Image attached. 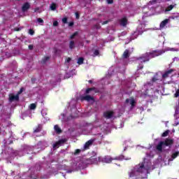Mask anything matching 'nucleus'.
<instances>
[{"mask_svg":"<svg viewBox=\"0 0 179 179\" xmlns=\"http://www.w3.org/2000/svg\"><path fill=\"white\" fill-rule=\"evenodd\" d=\"M76 19H79V13H76Z\"/></svg>","mask_w":179,"mask_h":179,"instance_id":"obj_51","label":"nucleus"},{"mask_svg":"<svg viewBox=\"0 0 179 179\" xmlns=\"http://www.w3.org/2000/svg\"><path fill=\"white\" fill-rule=\"evenodd\" d=\"M178 96H179V90H178L176 92V93H175V94H174V97H178Z\"/></svg>","mask_w":179,"mask_h":179,"instance_id":"obj_41","label":"nucleus"},{"mask_svg":"<svg viewBox=\"0 0 179 179\" xmlns=\"http://www.w3.org/2000/svg\"><path fill=\"white\" fill-rule=\"evenodd\" d=\"M77 35H78V31L74 32L72 35H71L70 40H73Z\"/></svg>","mask_w":179,"mask_h":179,"instance_id":"obj_32","label":"nucleus"},{"mask_svg":"<svg viewBox=\"0 0 179 179\" xmlns=\"http://www.w3.org/2000/svg\"><path fill=\"white\" fill-rule=\"evenodd\" d=\"M172 72H174V69H171L165 71L164 73L162 74L163 79H166V78H169V75H171Z\"/></svg>","mask_w":179,"mask_h":179,"instance_id":"obj_14","label":"nucleus"},{"mask_svg":"<svg viewBox=\"0 0 179 179\" xmlns=\"http://www.w3.org/2000/svg\"><path fill=\"white\" fill-rule=\"evenodd\" d=\"M157 0H152L150 1V3L151 5H155V3H157Z\"/></svg>","mask_w":179,"mask_h":179,"instance_id":"obj_36","label":"nucleus"},{"mask_svg":"<svg viewBox=\"0 0 179 179\" xmlns=\"http://www.w3.org/2000/svg\"><path fill=\"white\" fill-rule=\"evenodd\" d=\"M125 103L127 104H128V103H130L131 106V108H134L136 106V101H135V99L134 98H131V99H127Z\"/></svg>","mask_w":179,"mask_h":179,"instance_id":"obj_9","label":"nucleus"},{"mask_svg":"<svg viewBox=\"0 0 179 179\" xmlns=\"http://www.w3.org/2000/svg\"><path fill=\"white\" fill-rule=\"evenodd\" d=\"M29 108L30 110H36V108H37V105L36 103H31Z\"/></svg>","mask_w":179,"mask_h":179,"instance_id":"obj_29","label":"nucleus"},{"mask_svg":"<svg viewBox=\"0 0 179 179\" xmlns=\"http://www.w3.org/2000/svg\"><path fill=\"white\" fill-rule=\"evenodd\" d=\"M150 61V56L149 52L141 55L139 57L137 58L136 62L138 64V70L143 69V62H149Z\"/></svg>","mask_w":179,"mask_h":179,"instance_id":"obj_2","label":"nucleus"},{"mask_svg":"<svg viewBox=\"0 0 179 179\" xmlns=\"http://www.w3.org/2000/svg\"><path fill=\"white\" fill-rule=\"evenodd\" d=\"M29 34H31V36H33L34 34V30L30 29L29 30Z\"/></svg>","mask_w":179,"mask_h":179,"instance_id":"obj_37","label":"nucleus"},{"mask_svg":"<svg viewBox=\"0 0 179 179\" xmlns=\"http://www.w3.org/2000/svg\"><path fill=\"white\" fill-rule=\"evenodd\" d=\"M59 51H61V50L57 49V48H54V52H55V55L58 54Z\"/></svg>","mask_w":179,"mask_h":179,"instance_id":"obj_39","label":"nucleus"},{"mask_svg":"<svg viewBox=\"0 0 179 179\" xmlns=\"http://www.w3.org/2000/svg\"><path fill=\"white\" fill-rule=\"evenodd\" d=\"M174 145V139L167 138L164 141H160L156 146L157 150L158 152H163V148L164 146H168V148H171Z\"/></svg>","mask_w":179,"mask_h":179,"instance_id":"obj_1","label":"nucleus"},{"mask_svg":"<svg viewBox=\"0 0 179 179\" xmlns=\"http://www.w3.org/2000/svg\"><path fill=\"white\" fill-rule=\"evenodd\" d=\"M20 30H22L21 28H19V27L14 28V31H20Z\"/></svg>","mask_w":179,"mask_h":179,"instance_id":"obj_43","label":"nucleus"},{"mask_svg":"<svg viewBox=\"0 0 179 179\" xmlns=\"http://www.w3.org/2000/svg\"><path fill=\"white\" fill-rule=\"evenodd\" d=\"M41 126L38 124L36 129L34 130V134H38V132H41Z\"/></svg>","mask_w":179,"mask_h":179,"instance_id":"obj_24","label":"nucleus"},{"mask_svg":"<svg viewBox=\"0 0 179 179\" xmlns=\"http://www.w3.org/2000/svg\"><path fill=\"white\" fill-rule=\"evenodd\" d=\"M34 179H36V178H34Z\"/></svg>","mask_w":179,"mask_h":179,"instance_id":"obj_56","label":"nucleus"},{"mask_svg":"<svg viewBox=\"0 0 179 179\" xmlns=\"http://www.w3.org/2000/svg\"><path fill=\"white\" fill-rule=\"evenodd\" d=\"M169 134H170V130L165 131L162 134V138H166V136H169Z\"/></svg>","mask_w":179,"mask_h":179,"instance_id":"obj_28","label":"nucleus"},{"mask_svg":"<svg viewBox=\"0 0 179 179\" xmlns=\"http://www.w3.org/2000/svg\"><path fill=\"white\" fill-rule=\"evenodd\" d=\"M91 92H96V87L87 88L85 91V94H89V93H90Z\"/></svg>","mask_w":179,"mask_h":179,"instance_id":"obj_22","label":"nucleus"},{"mask_svg":"<svg viewBox=\"0 0 179 179\" xmlns=\"http://www.w3.org/2000/svg\"><path fill=\"white\" fill-rule=\"evenodd\" d=\"M93 142H94V140L93 139H90L88 141H87L84 145L83 152H85V150H87L90 148V146L93 145Z\"/></svg>","mask_w":179,"mask_h":179,"instance_id":"obj_6","label":"nucleus"},{"mask_svg":"<svg viewBox=\"0 0 179 179\" xmlns=\"http://www.w3.org/2000/svg\"><path fill=\"white\" fill-rule=\"evenodd\" d=\"M29 9H30V3L29 2L24 3L22 7V10L23 12H27V10H29Z\"/></svg>","mask_w":179,"mask_h":179,"instance_id":"obj_16","label":"nucleus"},{"mask_svg":"<svg viewBox=\"0 0 179 179\" xmlns=\"http://www.w3.org/2000/svg\"><path fill=\"white\" fill-rule=\"evenodd\" d=\"M169 22H170V19H165L164 20L161 22V23L159 24V28L161 29H164V27H166V26H167V24L169 23Z\"/></svg>","mask_w":179,"mask_h":179,"instance_id":"obj_17","label":"nucleus"},{"mask_svg":"<svg viewBox=\"0 0 179 179\" xmlns=\"http://www.w3.org/2000/svg\"><path fill=\"white\" fill-rule=\"evenodd\" d=\"M62 23H64V24L68 23V18L67 17H64L62 20Z\"/></svg>","mask_w":179,"mask_h":179,"instance_id":"obj_34","label":"nucleus"},{"mask_svg":"<svg viewBox=\"0 0 179 179\" xmlns=\"http://www.w3.org/2000/svg\"><path fill=\"white\" fill-rule=\"evenodd\" d=\"M53 26H54L55 27H57V26H58V21H55V22H53Z\"/></svg>","mask_w":179,"mask_h":179,"instance_id":"obj_44","label":"nucleus"},{"mask_svg":"<svg viewBox=\"0 0 179 179\" xmlns=\"http://www.w3.org/2000/svg\"><path fill=\"white\" fill-rule=\"evenodd\" d=\"M103 163L110 164L113 162V157L108 155H106L104 157L102 158Z\"/></svg>","mask_w":179,"mask_h":179,"instance_id":"obj_12","label":"nucleus"},{"mask_svg":"<svg viewBox=\"0 0 179 179\" xmlns=\"http://www.w3.org/2000/svg\"><path fill=\"white\" fill-rule=\"evenodd\" d=\"M28 48H29V50H33V48H34V46L33 45H29Z\"/></svg>","mask_w":179,"mask_h":179,"instance_id":"obj_45","label":"nucleus"},{"mask_svg":"<svg viewBox=\"0 0 179 179\" xmlns=\"http://www.w3.org/2000/svg\"><path fill=\"white\" fill-rule=\"evenodd\" d=\"M69 48H70V50H73V48H75V41H70Z\"/></svg>","mask_w":179,"mask_h":179,"instance_id":"obj_25","label":"nucleus"},{"mask_svg":"<svg viewBox=\"0 0 179 179\" xmlns=\"http://www.w3.org/2000/svg\"><path fill=\"white\" fill-rule=\"evenodd\" d=\"M73 24H75V23L73 22H70L69 23V27H72L73 26Z\"/></svg>","mask_w":179,"mask_h":179,"instance_id":"obj_42","label":"nucleus"},{"mask_svg":"<svg viewBox=\"0 0 179 179\" xmlns=\"http://www.w3.org/2000/svg\"><path fill=\"white\" fill-rule=\"evenodd\" d=\"M83 61H85V59L83 57H80L78 59L77 64H78V65H82L83 64Z\"/></svg>","mask_w":179,"mask_h":179,"instance_id":"obj_27","label":"nucleus"},{"mask_svg":"<svg viewBox=\"0 0 179 179\" xmlns=\"http://www.w3.org/2000/svg\"><path fill=\"white\" fill-rule=\"evenodd\" d=\"M122 57L124 58V59L129 58V50H125L122 55Z\"/></svg>","mask_w":179,"mask_h":179,"instance_id":"obj_19","label":"nucleus"},{"mask_svg":"<svg viewBox=\"0 0 179 179\" xmlns=\"http://www.w3.org/2000/svg\"><path fill=\"white\" fill-rule=\"evenodd\" d=\"M158 80H159V78H157V75H156L154 77H152V83H155V82H157Z\"/></svg>","mask_w":179,"mask_h":179,"instance_id":"obj_33","label":"nucleus"},{"mask_svg":"<svg viewBox=\"0 0 179 179\" xmlns=\"http://www.w3.org/2000/svg\"><path fill=\"white\" fill-rule=\"evenodd\" d=\"M95 27H96V29H101V27H100V25H99V24L95 25Z\"/></svg>","mask_w":179,"mask_h":179,"instance_id":"obj_49","label":"nucleus"},{"mask_svg":"<svg viewBox=\"0 0 179 179\" xmlns=\"http://www.w3.org/2000/svg\"><path fill=\"white\" fill-rule=\"evenodd\" d=\"M107 23H108V20L103 22L102 24H107Z\"/></svg>","mask_w":179,"mask_h":179,"instance_id":"obj_50","label":"nucleus"},{"mask_svg":"<svg viewBox=\"0 0 179 179\" xmlns=\"http://www.w3.org/2000/svg\"><path fill=\"white\" fill-rule=\"evenodd\" d=\"M113 160H117L119 162H122V160H131V157L125 158V157L122 155L115 157L113 158Z\"/></svg>","mask_w":179,"mask_h":179,"instance_id":"obj_10","label":"nucleus"},{"mask_svg":"<svg viewBox=\"0 0 179 179\" xmlns=\"http://www.w3.org/2000/svg\"><path fill=\"white\" fill-rule=\"evenodd\" d=\"M17 1H20V0H17Z\"/></svg>","mask_w":179,"mask_h":179,"instance_id":"obj_55","label":"nucleus"},{"mask_svg":"<svg viewBox=\"0 0 179 179\" xmlns=\"http://www.w3.org/2000/svg\"><path fill=\"white\" fill-rule=\"evenodd\" d=\"M50 56H46L44 58L42 59L41 60V64H47V62H48V61H50Z\"/></svg>","mask_w":179,"mask_h":179,"instance_id":"obj_21","label":"nucleus"},{"mask_svg":"<svg viewBox=\"0 0 179 179\" xmlns=\"http://www.w3.org/2000/svg\"><path fill=\"white\" fill-rule=\"evenodd\" d=\"M107 3H108L109 5H111L114 3V0H107Z\"/></svg>","mask_w":179,"mask_h":179,"instance_id":"obj_38","label":"nucleus"},{"mask_svg":"<svg viewBox=\"0 0 179 179\" xmlns=\"http://www.w3.org/2000/svg\"><path fill=\"white\" fill-rule=\"evenodd\" d=\"M145 170V162H142L141 164L138 168L136 169L132 170L129 173V176L130 178L135 177V176H138V174H142L143 171Z\"/></svg>","mask_w":179,"mask_h":179,"instance_id":"obj_3","label":"nucleus"},{"mask_svg":"<svg viewBox=\"0 0 179 179\" xmlns=\"http://www.w3.org/2000/svg\"><path fill=\"white\" fill-rule=\"evenodd\" d=\"M37 22L38 23H44V20H43V19H41V18H38Z\"/></svg>","mask_w":179,"mask_h":179,"instance_id":"obj_40","label":"nucleus"},{"mask_svg":"<svg viewBox=\"0 0 179 179\" xmlns=\"http://www.w3.org/2000/svg\"><path fill=\"white\" fill-rule=\"evenodd\" d=\"M120 26H123V27H125L127 24H128V19L127 17H123L120 20Z\"/></svg>","mask_w":179,"mask_h":179,"instance_id":"obj_18","label":"nucleus"},{"mask_svg":"<svg viewBox=\"0 0 179 179\" xmlns=\"http://www.w3.org/2000/svg\"><path fill=\"white\" fill-rule=\"evenodd\" d=\"M103 117L106 120H110L114 117V111L113 110H107L103 113Z\"/></svg>","mask_w":179,"mask_h":179,"instance_id":"obj_5","label":"nucleus"},{"mask_svg":"<svg viewBox=\"0 0 179 179\" xmlns=\"http://www.w3.org/2000/svg\"><path fill=\"white\" fill-rule=\"evenodd\" d=\"M178 125H179V122L178 121L176 120L174 122V127H177Z\"/></svg>","mask_w":179,"mask_h":179,"instance_id":"obj_48","label":"nucleus"},{"mask_svg":"<svg viewBox=\"0 0 179 179\" xmlns=\"http://www.w3.org/2000/svg\"><path fill=\"white\" fill-rule=\"evenodd\" d=\"M54 129H55V131L57 134H62V130L61 129V128H59V126H58L57 124L55 125Z\"/></svg>","mask_w":179,"mask_h":179,"instance_id":"obj_20","label":"nucleus"},{"mask_svg":"<svg viewBox=\"0 0 179 179\" xmlns=\"http://www.w3.org/2000/svg\"><path fill=\"white\" fill-rule=\"evenodd\" d=\"M71 59H71V57H68V58L66 59V62L68 64H69V62H71Z\"/></svg>","mask_w":179,"mask_h":179,"instance_id":"obj_46","label":"nucleus"},{"mask_svg":"<svg viewBox=\"0 0 179 179\" xmlns=\"http://www.w3.org/2000/svg\"><path fill=\"white\" fill-rule=\"evenodd\" d=\"M150 85H152V83H150Z\"/></svg>","mask_w":179,"mask_h":179,"instance_id":"obj_54","label":"nucleus"},{"mask_svg":"<svg viewBox=\"0 0 179 179\" xmlns=\"http://www.w3.org/2000/svg\"><path fill=\"white\" fill-rule=\"evenodd\" d=\"M66 142V139H60L53 144V149L59 148L60 145H64Z\"/></svg>","mask_w":179,"mask_h":179,"instance_id":"obj_7","label":"nucleus"},{"mask_svg":"<svg viewBox=\"0 0 179 179\" xmlns=\"http://www.w3.org/2000/svg\"><path fill=\"white\" fill-rule=\"evenodd\" d=\"M99 54H100V51H99V50H95L94 51L92 57H97V55H99Z\"/></svg>","mask_w":179,"mask_h":179,"instance_id":"obj_31","label":"nucleus"},{"mask_svg":"<svg viewBox=\"0 0 179 179\" xmlns=\"http://www.w3.org/2000/svg\"><path fill=\"white\" fill-rule=\"evenodd\" d=\"M81 100H85V101H94V97L90 95L82 96Z\"/></svg>","mask_w":179,"mask_h":179,"instance_id":"obj_11","label":"nucleus"},{"mask_svg":"<svg viewBox=\"0 0 179 179\" xmlns=\"http://www.w3.org/2000/svg\"><path fill=\"white\" fill-rule=\"evenodd\" d=\"M51 10H55L57 9V4L52 3L50 6Z\"/></svg>","mask_w":179,"mask_h":179,"instance_id":"obj_30","label":"nucleus"},{"mask_svg":"<svg viewBox=\"0 0 179 179\" xmlns=\"http://www.w3.org/2000/svg\"><path fill=\"white\" fill-rule=\"evenodd\" d=\"M89 162H90L91 164H97L98 163V159H97V155H94L91 157L89 159Z\"/></svg>","mask_w":179,"mask_h":179,"instance_id":"obj_15","label":"nucleus"},{"mask_svg":"<svg viewBox=\"0 0 179 179\" xmlns=\"http://www.w3.org/2000/svg\"><path fill=\"white\" fill-rule=\"evenodd\" d=\"M23 90H24V89H23V87L20 88V91L17 92V94H18V96L20 94H22V93H23Z\"/></svg>","mask_w":179,"mask_h":179,"instance_id":"obj_35","label":"nucleus"},{"mask_svg":"<svg viewBox=\"0 0 179 179\" xmlns=\"http://www.w3.org/2000/svg\"><path fill=\"white\" fill-rule=\"evenodd\" d=\"M37 10H38V8H36L34 10V12H37Z\"/></svg>","mask_w":179,"mask_h":179,"instance_id":"obj_53","label":"nucleus"},{"mask_svg":"<svg viewBox=\"0 0 179 179\" xmlns=\"http://www.w3.org/2000/svg\"><path fill=\"white\" fill-rule=\"evenodd\" d=\"M174 5L171 4L165 8V12H170L171 10H173V9H174Z\"/></svg>","mask_w":179,"mask_h":179,"instance_id":"obj_23","label":"nucleus"},{"mask_svg":"<svg viewBox=\"0 0 179 179\" xmlns=\"http://www.w3.org/2000/svg\"><path fill=\"white\" fill-rule=\"evenodd\" d=\"M8 100L10 103H13V101H19V95L18 94L14 95L13 94H10L9 95Z\"/></svg>","mask_w":179,"mask_h":179,"instance_id":"obj_8","label":"nucleus"},{"mask_svg":"<svg viewBox=\"0 0 179 179\" xmlns=\"http://www.w3.org/2000/svg\"><path fill=\"white\" fill-rule=\"evenodd\" d=\"M31 83L34 85V83H36V78H31Z\"/></svg>","mask_w":179,"mask_h":179,"instance_id":"obj_47","label":"nucleus"},{"mask_svg":"<svg viewBox=\"0 0 179 179\" xmlns=\"http://www.w3.org/2000/svg\"><path fill=\"white\" fill-rule=\"evenodd\" d=\"M179 156V151H175L172 152L171 158L169 159V162H173L175 159H177Z\"/></svg>","mask_w":179,"mask_h":179,"instance_id":"obj_13","label":"nucleus"},{"mask_svg":"<svg viewBox=\"0 0 179 179\" xmlns=\"http://www.w3.org/2000/svg\"><path fill=\"white\" fill-rule=\"evenodd\" d=\"M80 152H83V149H76L73 152L74 156H78V155L80 154Z\"/></svg>","mask_w":179,"mask_h":179,"instance_id":"obj_26","label":"nucleus"},{"mask_svg":"<svg viewBox=\"0 0 179 179\" xmlns=\"http://www.w3.org/2000/svg\"><path fill=\"white\" fill-rule=\"evenodd\" d=\"M162 54H164V51L159 50L148 52V55H150V59H152V58H156V57H160V55H162Z\"/></svg>","mask_w":179,"mask_h":179,"instance_id":"obj_4","label":"nucleus"},{"mask_svg":"<svg viewBox=\"0 0 179 179\" xmlns=\"http://www.w3.org/2000/svg\"><path fill=\"white\" fill-rule=\"evenodd\" d=\"M88 83H90V84H92V83H93V80H90L88 81Z\"/></svg>","mask_w":179,"mask_h":179,"instance_id":"obj_52","label":"nucleus"}]
</instances>
